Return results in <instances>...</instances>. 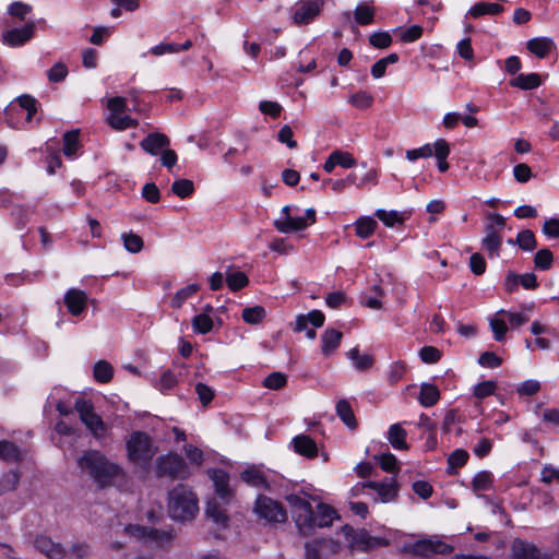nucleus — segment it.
I'll use <instances>...</instances> for the list:
<instances>
[{
    "label": "nucleus",
    "instance_id": "nucleus-55",
    "mask_svg": "<svg viewBox=\"0 0 559 559\" xmlns=\"http://www.w3.org/2000/svg\"><path fill=\"white\" fill-rule=\"evenodd\" d=\"M68 75V68L63 62L55 63L47 72L49 82L58 83L63 81Z\"/></svg>",
    "mask_w": 559,
    "mask_h": 559
},
{
    "label": "nucleus",
    "instance_id": "nucleus-18",
    "mask_svg": "<svg viewBox=\"0 0 559 559\" xmlns=\"http://www.w3.org/2000/svg\"><path fill=\"white\" fill-rule=\"evenodd\" d=\"M389 544L385 538L370 535L367 531L358 532L353 538V545L362 551H370Z\"/></svg>",
    "mask_w": 559,
    "mask_h": 559
},
{
    "label": "nucleus",
    "instance_id": "nucleus-38",
    "mask_svg": "<svg viewBox=\"0 0 559 559\" xmlns=\"http://www.w3.org/2000/svg\"><path fill=\"white\" fill-rule=\"evenodd\" d=\"M552 263L554 254L549 249L543 248L535 253L534 266L536 270L547 271L552 266Z\"/></svg>",
    "mask_w": 559,
    "mask_h": 559
},
{
    "label": "nucleus",
    "instance_id": "nucleus-1",
    "mask_svg": "<svg viewBox=\"0 0 559 559\" xmlns=\"http://www.w3.org/2000/svg\"><path fill=\"white\" fill-rule=\"evenodd\" d=\"M82 475L88 476L99 488L112 486L124 476L120 465L111 462L98 450H85L76 460Z\"/></svg>",
    "mask_w": 559,
    "mask_h": 559
},
{
    "label": "nucleus",
    "instance_id": "nucleus-15",
    "mask_svg": "<svg viewBox=\"0 0 559 559\" xmlns=\"http://www.w3.org/2000/svg\"><path fill=\"white\" fill-rule=\"evenodd\" d=\"M207 473L214 483L216 495L221 498L222 501L227 502L231 496L228 473L222 468H213Z\"/></svg>",
    "mask_w": 559,
    "mask_h": 559
},
{
    "label": "nucleus",
    "instance_id": "nucleus-9",
    "mask_svg": "<svg viewBox=\"0 0 559 559\" xmlns=\"http://www.w3.org/2000/svg\"><path fill=\"white\" fill-rule=\"evenodd\" d=\"M412 551L416 556L429 558L433 555H448L452 551V547L439 539L437 536L417 540L412 546Z\"/></svg>",
    "mask_w": 559,
    "mask_h": 559
},
{
    "label": "nucleus",
    "instance_id": "nucleus-35",
    "mask_svg": "<svg viewBox=\"0 0 559 559\" xmlns=\"http://www.w3.org/2000/svg\"><path fill=\"white\" fill-rule=\"evenodd\" d=\"M205 513L207 518L212 519L218 526L225 527L228 523L225 510H223L215 500L207 502Z\"/></svg>",
    "mask_w": 559,
    "mask_h": 559
},
{
    "label": "nucleus",
    "instance_id": "nucleus-11",
    "mask_svg": "<svg viewBox=\"0 0 559 559\" xmlns=\"http://www.w3.org/2000/svg\"><path fill=\"white\" fill-rule=\"evenodd\" d=\"M36 28L34 21L27 22L20 28H12L2 34V41L10 47H19L33 38Z\"/></svg>",
    "mask_w": 559,
    "mask_h": 559
},
{
    "label": "nucleus",
    "instance_id": "nucleus-14",
    "mask_svg": "<svg viewBox=\"0 0 559 559\" xmlns=\"http://www.w3.org/2000/svg\"><path fill=\"white\" fill-rule=\"evenodd\" d=\"M35 548L48 559H62L66 555L63 546L55 543L47 536H37L34 540Z\"/></svg>",
    "mask_w": 559,
    "mask_h": 559
},
{
    "label": "nucleus",
    "instance_id": "nucleus-3",
    "mask_svg": "<svg viewBox=\"0 0 559 559\" xmlns=\"http://www.w3.org/2000/svg\"><path fill=\"white\" fill-rule=\"evenodd\" d=\"M126 448L129 461L139 465H147L155 454L151 438L142 431L131 433Z\"/></svg>",
    "mask_w": 559,
    "mask_h": 559
},
{
    "label": "nucleus",
    "instance_id": "nucleus-63",
    "mask_svg": "<svg viewBox=\"0 0 559 559\" xmlns=\"http://www.w3.org/2000/svg\"><path fill=\"white\" fill-rule=\"evenodd\" d=\"M461 423V416L455 409H450L445 413L442 424V430L444 432H451L453 428Z\"/></svg>",
    "mask_w": 559,
    "mask_h": 559
},
{
    "label": "nucleus",
    "instance_id": "nucleus-52",
    "mask_svg": "<svg viewBox=\"0 0 559 559\" xmlns=\"http://www.w3.org/2000/svg\"><path fill=\"white\" fill-rule=\"evenodd\" d=\"M376 216L388 227H393L396 223H402L403 217L396 211L377 210Z\"/></svg>",
    "mask_w": 559,
    "mask_h": 559
},
{
    "label": "nucleus",
    "instance_id": "nucleus-40",
    "mask_svg": "<svg viewBox=\"0 0 559 559\" xmlns=\"http://www.w3.org/2000/svg\"><path fill=\"white\" fill-rule=\"evenodd\" d=\"M20 481V473L17 471H9L0 478V495L13 491Z\"/></svg>",
    "mask_w": 559,
    "mask_h": 559
},
{
    "label": "nucleus",
    "instance_id": "nucleus-43",
    "mask_svg": "<svg viewBox=\"0 0 559 559\" xmlns=\"http://www.w3.org/2000/svg\"><path fill=\"white\" fill-rule=\"evenodd\" d=\"M226 283L230 290L237 292L249 284L248 276L240 271L226 274Z\"/></svg>",
    "mask_w": 559,
    "mask_h": 559
},
{
    "label": "nucleus",
    "instance_id": "nucleus-6",
    "mask_svg": "<svg viewBox=\"0 0 559 559\" xmlns=\"http://www.w3.org/2000/svg\"><path fill=\"white\" fill-rule=\"evenodd\" d=\"M286 501L293 509V516L299 533L307 536L311 534V504L299 495L286 496Z\"/></svg>",
    "mask_w": 559,
    "mask_h": 559
},
{
    "label": "nucleus",
    "instance_id": "nucleus-53",
    "mask_svg": "<svg viewBox=\"0 0 559 559\" xmlns=\"http://www.w3.org/2000/svg\"><path fill=\"white\" fill-rule=\"evenodd\" d=\"M192 325L194 331L201 334H205L212 330L213 321L210 316L201 313L193 318Z\"/></svg>",
    "mask_w": 559,
    "mask_h": 559
},
{
    "label": "nucleus",
    "instance_id": "nucleus-32",
    "mask_svg": "<svg viewBox=\"0 0 559 559\" xmlns=\"http://www.w3.org/2000/svg\"><path fill=\"white\" fill-rule=\"evenodd\" d=\"M356 235L362 239L369 238L376 230L378 223L369 216H361L355 223Z\"/></svg>",
    "mask_w": 559,
    "mask_h": 559
},
{
    "label": "nucleus",
    "instance_id": "nucleus-2",
    "mask_svg": "<svg viewBox=\"0 0 559 559\" xmlns=\"http://www.w3.org/2000/svg\"><path fill=\"white\" fill-rule=\"evenodd\" d=\"M198 511L197 496L187 486L178 485L169 492L168 512L174 520H190Z\"/></svg>",
    "mask_w": 559,
    "mask_h": 559
},
{
    "label": "nucleus",
    "instance_id": "nucleus-17",
    "mask_svg": "<svg viewBox=\"0 0 559 559\" xmlns=\"http://www.w3.org/2000/svg\"><path fill=\"white\" fill-rule=\"evenodd\" d=\"M87 304V295L85 292L71 288L64 295V305L72 316H80L85 309Z\"/></svg>",
    "mask_w": 559,
    "mask_h": 559
},
{
    "label": "nucleus",
    "instance_id": "nucleus-39",
    "mask_svg": "<svg viewBox=\"0 0 559 559\" xmlns=\"http://www.w3.org/2000/svg\"><path fill=\"white\" fill-rule=\"evenodd\" d=\"M354 17L360 25L371 24L374 19V10L368 4L359 3L355 9Z\"/></svg>",
    "mask_w": 559,
    "mask_h": 559
},
{
    "label": "nucleus",
    "instance_id": "nucleus-30",
    "mask_svg": "<svg viewBox=\"0 0 559 559\" xmlns=\"http://www.w3.org/2000/svg\"><path fill=\"white\" fill-rule=\"evenodd\" d=\"M336 414L349 429L357 427L356 417L347 400L343 399L336 403Z\"/></svg>",
    "mask_w": 559,
    "mask_h": 559
},
{
    "label": "nucleus",
    "instance_id": "nucleus-54",
    "mask_svg": "<svg viewBox=\"0 0 559 559\" xmlns=\"http://www.w3.org/2000/svg\"><path fill=\"white\" fill-rule=\"evenodd\" d=\"M369 43L374 48L384 49L391 46L392 37L388 32H376L369 36Z\"/></svg>",
    "mask_w": 559,
    "mask_h": 559
},
{
    "label": "nucleus",
    "instance_id": "nucleus-64",
    "mask_svg": "<svg viewBox=\"0 0 559 559\" xmlns=\"http://www.w3.org/2000/svg\"><path fill=\"white\" fill-rule=\"evenodd\" d=\"M259 109L264 115H270L272 118H277L281 115L282 106L276 102L262 100L259 104Z\"/></svg>",
    "mask_w": 559,
    "mask_h": 559
},
{
    "label": "nucleus",
    "instance_id": "nucleus-47",
    "mask_svg": "<svg viewBox=\"0 0 559 559\" xmlns=\"http://www.w3.org/2000/svg\"><path fill=\"white\" fill-rule=\"evenodd\" d=\"M348 102L358 109H366L372 105L373 97L366 91H358L349 96Z\"/></svg>",
    "mask_w": 559,
    "mask_h": 559
},
{
    "label": "nucleus",
    "instance_id": "nucleus-56",
    "mask_svg": "<svg viewBox=\"0 0 559 559\" xmlns=\"http://www.w3.org/2000/svg\"><path fill=\"white\" fill-rule=\"evenodd\" d=\"M442 354L433 346H424L419 350V357L425 364H436L440 360Z\"/></svg>",
    "mask_w": 559,
    "mask_h": 559
},
{
    "label": "nucleus",
    "instance_id": "nucleus-27",
    "mask_svg": "<svg viewBox=\"0 0 559 559\" xmlns=\"http://www.w3.org/2000/svg\"><path fill=\"white\" fill-rule=\"evenodd\" d=\"M542 84L540 75L537 73L519 74L510 81V85L524 91L535 90Z\"/></svg>",
    "mask_w": 559,
    "mask_h": 559
},
{
    "label": "nucleus",
    "instance_id": "nucleus-58",
    "mask_svg": "<svg viewBox=\"0 0 559 559\" xmlns=\"http://www.w3.org/2000/svg\"><path fill=\"white\" fill-rule=\"evenodd\" d=\"M31 11L32 7L21 1L12 2L8 8V13L19 20H24Z\"/></svg>",
    "mask_w": 559,
    "mask_h": 559
},
{
    "label": "nucleus",
    "instance_id": "nucleus-20",
    "mask_svg": "<svg viewBox=\"0 0 559 559\" xmlns=\"http://www.w3.org/2000/svg\"><path fill=\"white\" fill-rule=\"evenodd\" d=\"M526 48L536 57L545 58L555 48V43L549 37H535L526 43Z\"/></svg>",
    "mask_w": 559,
    "mask_h": 559
},
{
    "label": "nucleus",
    "instance_id": "nucleus-61",
    "mask_svg": "<svg viewBox=\"0 0 559 559\" xmlns=\"http://www.w3.org/2000/svg\"><path fill=\"white\" fill-rule=\"evenodd\" d=\"M195 392L203 406L209 405L215 395L213 389L201 382L195 384Z\"/></svg>",
    "mask_w": 559,
    "mask_h": 559
},
{
    "label": "nucleus",
    "instance_id": "nucleus-50",
    "mask_svg": "<svg viewBox=\"0 0 559 559\" xmlns=\"http://www.w3.org/2000/svg\"><path fill=\"white\" fill-rule=\"evenodd\" d=\"M16 102L19 103L22 109H25L27 111L26 121L31 122L33 116L37 111V100L33 96L25 94L19 96L16 98Z\"/></svg>",
    "mask_w": 559,
    "mask_h": 559
},
{
    "label": "nucleus",
    "instance_id": "nucleus-22",
    "mask_svg": "<svg viewBox=\"0 0 559 559\" xmlns=\"http://www.w3.org/2000/svg\"><path fill=\"white\" fill-rule=\"evenodd\" d=\"M342 332L335 329H326L321 336V350L324 356H330L341 344Z\"/></svg>",
    "mask_w": 559,
    "mask_h": 559
},
{
    "label": "nucleus",
    "instance_id": "nucleus-12",
    "mask_svg": "<svg viewBox=\"0 0 559 559\" xmlns=\"http://www.w3.org/2000/svg\"><path fill=\"white\" fill-rule=\"evenodd\" d=\"M320 10L321 3L318 0L301 2L293 14V21L297 25L309 24L320 13Z\"/></svg>",
    "mask_w": 559,
    "mask_h": 559
},
{
    "label": "nucleus",
    "instance_id": "nucleus-34",
    "mask_svg": "<svg viewBox=\"0 0 559 559\" xmlns=\"http://www.w3.org/2000/svg\"><path fill=\"white\" fill-rule=\"evenodd\" d=\"M348 358L353 361L355 368L359 371L368 370L373 365V357L368 354H360L357 347L352 348L348 354Z\"/></svg>",
    "mask_w": 559,
    "mask_h": 559
},
{
    "label": "nucleus",
    "instance_id": "nucleus-37",
    "mask_svg": "<svg viewBox=\"0 0 559 559\" xmlns=\"http://www.w3.org/2000/svg\"><path fill=\"white\" fill-rule=\"evenodd\" d=\"M63 153L67 157H73L79 150V130L68 131L63 135Z\"/></svg>",
    "mask_w": 559,
    "mask_h": 559
},
{
    "label": "nucleus",
    "instance_id": "nucleus-5",
    "mask_svg": "<svg viewBox=\"0 0 559 559\" xmlns=\"http://www.w3.org/2000/svg\"><path fill=\"white\" fill-rule=\"evenodd\" d=\"M75 409L80 415L81 421L96 439L102 440L106 437L108 426L104 423L102 417L94 412V406L90 401L76 400Z\"/></svg>",
    "mask_w": 559,
    "mask_h": 559
},
{
    "label": "nucleus",
    "instance_id": "nucleus-31",
    "mask_svg": "<svg viewBox=\"0 0 559 559\" xmlns=\"http://www.w3.org/2000/svg\"><path fill=\"white\" fill-rule=\"evenodd\" d=\"M503 7L498 3H491V2H477L475 3L468 11V14L473 17H480L485 14L489 15H498L501 12H503Z\"/></svg>",
    "mask_w": 559,
    "mask_h": 559
},
{
    "label": "nucleus",
    "instance_id": "nucleus-29",
    "mask_svg": "<svg viewBox=\"0 0 559 559\" xmlns=\"http://www.w3.org/2000/svg\"><path fill=\"white\" fill-rule=\"evenodd\" d=\"M440 392L438 388L431 383H423L420 386L418 401L424 407H431L438 403Z\"/></svg>",
    "mask_w": 559,
    "mask_h": 559
},
{
    "label": "nucleus",
    "instance_id": "nucleus-42",
    "mask_svg": "<svg viewBox=\"0 0 559 559\" xmlns=\"http://www.w3.org/2000/svg\"><path fill=\"white\" fill-rule=\"evenodd\" d=\"M468 453L467 451L463 449H456L454 450L448 457V473L453 474L454 471L459 467H462L465 465V463L468 460Z\"/></svg>",
    "mask_w": 559,
    "mask_h": 559
},
{
    "label": "nucleus",
    "instance_id": "nucleus-7",
    "mask_svg": "<svg viewBox=\"0 0 559 559\" xmlns=\"http://www.w3.org/2000/svg\"><path fill=\"white\" fill-rule=\"evenodd\" d=\"M254 512L259 518L269 522L280 523L286 520V511L283 506L265 496H259L257 498Z\"/></svg>",
    "mask_w": 559,
    "mask_h": 559
},
{
    "label": "nucleus",
    "instance_id": "nucleus-60",
    "mask_svg": "<svg viewBox=\"0 0 559 559\" xmlns=\"http://www.w3.org/2000/svg\"><path fill=\"white\" fill-rule=\"evenodd\" d=\"M423 35V27L419 25H413L408 28L401 29L400 39L403 43H413L419 39Z\"/></svg>",
    "mask_w": 559,
    "mask_h": 559
},
{
    "label": "nucleus",
    "instance_id": "nucleus-59",
    "mask_svg": "<svg viewBox=\"0 0 559 559\" xmlns=\"http://www.w3.org/2000/svg\"><path fill=\"white\" fill-rule=\"evenodd\" d=\"M514 179L520 183H525L533 177L531 167L527 164L521 163L513 167Z\"/></svg>",
    "mask_w": 559,
    "mask_h": 559
},
{
    "label": "nucleus",
    "instance_id": "nucleus-45",
    "mask_svg": "<svg viewBox=\"0 0 559 559\" xmlns=\"http://www.w3.org/2000/svg\"><path fill=\"white\" fill-rule=\"evenodd\" d=\"M194 191V185L189 179H178L171 185V192L177 197L185 199L191 195Z\"/></svg>",
    "mask_w": 559,
    "mask_h": 559
},
{
    "label": "nucleus",
    "instance_id": "nucleus-24",
    "mask_svg": "<svg viewBox=\"0 0 559 559\" xmlns=\"http://www.w3.org/2000/svg\"><path fill=\"white\" fill-rule=\"evenodd\" d=\"M407 432L401 424H393L388 430V441L395 450H407Z\"/></svg>",
    "mask_w": 559,
    "mask_h": 559
},
{
    "label": "nucleus",
    "instance_id": "nucleus-51",
    "mask_svg": "<svg viewBox=\"0 0 559 559\" xmlns=\"http://www.w3.org/2000/svg\"><path fill=\"white\" fill-rule=\"evenodd\" d=\"M122 240L126 250L131 253H138L143 249V240L140 236L135 234H123Z\"/></svg>",
    "mask_w": 559,
    "mask_h": 559
},
{
    "label": "nucleus",
    "instance_id": "nucleus-10",
    "mask_svg": "<svg viewBox=\"0 0 559 559\" xmlns=\"http://www.w3.org/2000/svg\"><path fill=\"white\" fill-rule=\"evenodd\" d=\"M362 488H370L374 490L380 498L381 502H390L397 497V484L394 477H386L382 481H365L358 484L354 490L355 495Z\"/></svg>",
    "mask_w": 559,
    "mask_h": 559
},
{
    "label": "nucleus",
    "instance_id": "nucleus-26",
    "mask_svg": "<svg viewBox=\"0 0 559 559\" xmlns=\"http://www.w3.org/2000/svg\"><path fill=\"white\" fill-rule=\"evenodd\" d=\"M308 222L305 217H293L288 221L275 219L274 227L283 234L300 231L308 227Z\"/></svg>",
    "mask_w": 559,
    "mask_h": 559
},
{
    "label": "nucleus",
    "instance_id": "nucleus-48",
    "mask_svg": "<svg viewBox=\"0 0 559 559\" xmlns=\"http://www.w3.org/2000/svg\"><path fill=\"white\" fill-rule=\"evenodd\" d=\"M287 383V377L286 374L274 371L270 373L264 380H263V386L267 388L270 390H280L284 388Z\"/></svg>",
    "mask_w": 559,
    "mask_h": 559
},
{
    "label": "nucleus",
    "instance_id": "nucleus-21",
    "mask_svg": "<svg viewBox=\"0 0 559 559\" xmlns=\"http://www.w3.org/2000/svg\"><path fill=\"white\" fill-rule=\"evenodd\" d=\"M295 452L306 457H314L318 454L317 443L306 435L296 436L293 439Z\"/></svg>",
    "mask_w": 559,
    "mask_h": 559
},
{
    "label": "nucleus",
    "instance_id": "nucleus-8",
    "mask_svg": "<svg viewBox=\"0 0 559 559\" xmlns=\"http://www.w3.org/2000/svg\"><path fill=\"white\" fill-rule=\"evenodd\" d=\"M186 473V463L178 454H167L157 457L156 475L169 476L171 478H181Z\"/></svg>",
    "mask_w": 559,
    "mask_h": 559
},
{
    "label": "nucleus",
    "instance_id": "nucleus-62",
    "mask_svg": "<svg viewBox=\"0 0 559 559\" xmlns=\"http://www.w3.org/2000/svg\"><path fill=\"white\" fill-rule=\"evenodd\" d=\"M497 384L495 381H483L478 383L474 389V395L478 399L487 397L493 394Z\"/></svg>",
    "mask_w": 559,
    "mask_h": 559
},
{
    "label": "nucleus",
    "instance_id": "nucleus-25",
    "mask_svg": "<svg viewBox=\"0 0 559 559\" xmlns=\"http://www.w3.org/2000/svg\"><path fill=\"white\" fill-rule=\"evenodd\" d=\"M0 460L5 463H19L23 460V453L15 443L8 440H1Z\"/></svg>",
    "mask_w": 559,
    "mask_h": 559
},
{
    "label": "nucleus",
    "instance_id": "nucleus-41",
    "mask_svg": "<svg viewBox=\"0 0 559 559\" xmlns=\"http://www.w3.org/2000/svg\"><path fill=\"white\" fill-rule=\"evenodd\" d=\"M510 243H516L525 251H532L536 248V239L532 230L525 229L518 234L515 241L509 240Z\"/></svg>",
    "mask_w": 559,
    "mask_h": 559
},
{
    "label": "nucleus",
    "instance_id": "nucleus-49",
    "mask_svg": "<svg viewBox=\"0 0 559 559\" xmlns=\"http://www.w3.org/2000/svg\"><path fill=\"white\" fill-rule=\"evenodd\" d=\"M491 484L492 475L487 471L478 472L472 480V487L475 491L488 490L491 487Z\"/></svg>",
    "mask_w": 559,
    "mask_h": 559
},
{
    "label": "nucleus",
    "instance_id": "nucleus-19",
    "mask_svg": "<svg viewBox=\"0 0 559 559\" xmlns=\"http://www.w3.org/2000/svg\"><path fill=\"white\" fill-rule=\"evenodd\" d=\"M240 478L247 485L259 489H269V481L263 469L259 466L251 465L243 469L240 474Z\"/></svg>",
    "mask_w": 559,
    "mask_h": 559
},
{
    "label": "nucleus",
    "instance_id": "nucleus-4",
    "mask_svg": "<svg viewBox=\"0 0 559 559\" xmlns=\"http://www.w3.org/2000/svg\"><path fill=\"white\" fill-rule=\"evenodd\" d=\"M485 226V237L481 240L483 248L490 257H498L502 245V236L500 231L506 226V218L497 213H490L487 216Z\"/></svg>",
    "mask_w": 559,
    "mask_h": 559
},
{
    "label": "nucleus",
    "instance_id": "nucleus-44",
    "mask_svg": "<svg viewBox=\"0 0 559 559\" xmlns=\"http://www.w3.org/2000/svg\"><path fill=\"white\" fill-rule=\"evenodd\" d=\"M199 285L197 284H190V285H187L186 287L179 289L176 295L174 296V298L171 299V307L173 308H180L183 302L189 298L191 297L192 295H194L198 290H199Z\"/></svg>",
    "mask_w": 559,
    "mask_h": 559
},
{
    "label": "nucleus",
    "instance_id": "nucleus-46",
    "mask_svg": "<svg viewBox=\"0 0 559 559\" xmlns=\"http://www.w3.org/2000/svg\"><path fill=\"white\" fill-rule=\"evenodd\" d=\"M265 317V310L261 306L248 307L242 310V319L250 324L260 323Z\"/></svg>",
    "mask_w": 559,
    "mask_h": 559
},
{
    "label": "nucleus",
    "instance_id": "nucleus-28",
    "mask_svg": "<svg viewBox=\"0 0 559 559\" xmlns=\"http://www.w3.org/2000/svg\"><path fill=\"white\" fill-rule=\"evenodd\" d=\"M124 532L130 536L136 537L142 540L156 542L160 538V532L155 528H148L141 525H128L124 527Z\"/></svg>",
    "mask_w": 559,
    "mask_h": 559
},
{
    "label": "nucleus",
    "instance_id": "nucleus-33",
    "mask_svg": "<svg viewBox=\"0 0 559 559\" xmlns=\"http://www.w3.org/2000/svg\"><path fill=\"white\" fill-rule=\"evenodd\" d=\"M107 122L112 129L119 131L129 128H136L139 126V121L136 119H133L130 116L122 114L108 115Z\"/></svg>",
    "mask_w": 559,
    "mask_h": 559
},
{
    "label": "nucleus",
    "instance_id": "nucleus-36",
    "mask_svg": "<svg viewBox=\"0 0 559 559\" xmlns=\"http://www.w3.org/2000/svg\"><path fill=\"white\" fill-rule=\"evenodd\" d=\"M93 373L96 381L107 383L112 379L114 368L108 361L99 360L95 364Z\"/></svg>",
    "mask_w": 559,
    "mask_h": 559
},
{
    "label": "nucleus",
    "instance_id": "nucleus-23",
    "mask_svg": "<svg viewBox=\"0 0 559 559\" xmlns=\"http://www.w3.org/2000/svg\"><path fill=\"white\" fill-rule=\"evenodd\" d=\"M512 555L514 559H538V549L522 539H514L512 543Z\"/></svg>",
    "mask_w": 559,
    "mask_h": 559
},
{
    "label": "nucleus",
    "instance_id": "nucleus-13",
    "mask_svg": "<svg viewBox=\"0 0 559 559\" xmlns=\"http://www.w3.org/2000/svg\"><path fill=\"white\" fill-rule=\"evenodd\" d=\"M337 518L336 511L329 504L319 503L317 511L311 510V533L317 527H328L333 524V521Z\"/></svg>",
    "mask_w": 559,
    "mask_h": 559
},
{
    "label": "nucleus",
    "instance_id": "nucleus-57",
    "mask_svg": "<svg viewBox=\"0 0 559 559\" xmlns=\"http://www.w3.org/2000/svg\"><path fill=\"white\" fill-rule=\"evenodd\" d=\"M433 155L432 146L430 144H425L418 148H413L406 151V158L409 162H415L419 158H428Z\"/></svg>",
    "mask_w": 559,
    "mask_h": 559
},
{
    "label": "nucleus",
    "instance_id": "nucleus-16",
    "mask_svg": "<svg viewBox=\"0 0 559 559\" xmlns=\"http://www.w3.org/2000/svg\"><path fill=\"white\" fill-rule=\"evenodd\" d=\"M140 146L146 153L156 156L169 146V139L164 133H150L140 142Z\"/></svg>",
    "mask_w": 559,
    "mask_h": 559
}]
</instances>
